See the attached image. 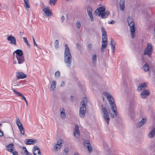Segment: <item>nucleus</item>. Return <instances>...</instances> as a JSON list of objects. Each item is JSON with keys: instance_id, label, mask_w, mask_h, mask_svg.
I'll list each match as a JSON object with an SVG mask.
<instances>
[{"instance_id": "3c124183", "label": "nucleus", "mask_w": 155, "mask_h": 155, "mask_svg": "<svg viewBox=\"0 0 155 155\" xmlns=\"http://www.w3.org/2000/svg\"><path fill=\"white\" fill-rule=\"evenodd\" d=\"M92 60L94 61H97L96 56V55H94L92 58Z\"/></svg>"}, {"instance_id": "37998d69", "label": "nucleus", "mask_w": 155, "mask_h": 155, "mask_svg": "<svg viewBox=\"0 0 155 155\" xmlns=\"http://www.w3.org/2000/svg\"><path fill=\"white\" fill-rule=\"evenodd\" d=\"M57 0H50L49 3L50 4L52 3L54 5L55 4Z\"/></svg>"}, {"instance_id": "2eb2a0df", "label": "nucleus", "mask_w": 155, "mask_h": 155, "mask_svg": "<svg viewBox=\"0 0 155 155\" xmlns=\"http://www.w3.org/2000/svg\"><path fill=\"white\" fill-rule=\"evenodd\" d=\"M149 91L147 90H145L143 91H142L141 94V97L144 98L146 96L149 95L150 94Z\"/></svg>"}, {"instance_id": "a18cd8bd", "label": "nucleus", "mask_w": 155, "mask_h": 155, "mask_svg": "<svg viewBox=\"0 0 155 155\" xmlns=\"http://www.w3.org/2000/svg\"><path fill=\"white\" fill-rule=\"evenodd\" d=\"M13 155H18V153L17 151L15 150V151L14 150H12V152H11Z\"/></svg>"}, {"instance_id": "e2e57ef3", "label": "nucleus", "mask_w": 155, "mask_h": 155, "mask_svg": "<svg viewBox=\"0 0 155 155\" xmlns=\"http://www.w3.org/2000/svg\"><path fill=\"white\" fill-rule=\"evenodd\" d=\"M3 133L2 130H0V137L2 136L3 135Z\"/></svg>"}, {"instance_id": "2f4dec72", "label": "nucleus", "mask_w": 155, "mask_h": 155, "mask_svg": "<svg viewBox=\"0 0 155 155\" xmlns=\"http://www.w3.org/2000/svg\"><path fill=\"white\" fill-rule=\"evenodd\" d=\"M24 1L25 2L24 5L25 8H29L30 7V6L28 0H24Z\"/></svg>"}, {"instance_id": "f8f14e48", "label": "nucleus", "mask_w": 155, "mask_h": 155, "mask_svg": "<svg viewBox=\"0 0 155 155\" xmlns=\"http://www.w3.org/2000/svg\"><path fill=\"white\" fill-rule=\"evenodd\" d=\"M14 149V144L12 143L8 145L6 147V149L9 152H12V150Z\"/></svg>"}, {"instance_id": "de8ad7c7", "label": "nucleus", "mask_w": 155, "mask_h": 155, "mask_svg": "<svg viewBox=\"0 0 155 155\" xmlns=\"http://www.w3.org/2000/svg\"><path fill=\"white\" fill-rule=\"evenodd\" d=\"M60 113L61 114H63V113H64V110L63 108H61L60 109Z\"/></svg>"}, {"instance_id": "6ab92c4d", "label": "nucleus", "mask_w": 155, "mask_h": 155, "mask_svg": "<svg viewBox=\"0 0 155 155\" xmlns=\"http://www.w3.org/2000/svg\"><path fill=\"white\" fill-rule=\"evenodd\" d=\"M43 11L45 12L46 16H49L52 15V13L49 12L48 8H44L43 9Z\"/></svg>"}, {"instance_id": "338daca9", "label": "nucleus", "mask_w": 155, "mask_h": 155, "mask_svg": "<svg viewBox=\"0 0 155 155\" xmlns=\"http://www.w3.org/2000/svg\"><path fill=\"white\" fill-rule=\"evenodd\" d=\"M32 141L33 143H34V144H35L37 142V140H33Z\"/></svg>"}, {"instance_id": "a19ab883", "label": "nucleus", "mask_w": 155, "mask_h": 155, "mask_svg": "<svg viewBox=\"0 0 155 155\" xmlns=\"http://www.w3.org/2000/svg\"><path fill=\"white\" fill-rule=\"evenodd\" d=\"M109 100V102L110 105V104H111L112 103H114L115 104V102H114V99L113 98V99L110 98L109 99H108Z\"/></svg>"}, {"instance_id": "6e6d98bb", "label": "nucleus", "mask_w": 155, "mask_h": 155, "mask_svg": "<svg viewBox=\"0 0 155 155\" xmlns=\"http://www.w3.org/2000/svg\"><path fill=\"white\" fill-rule=\"evenodd\" d=\"M68 151V148L67 147L64 148V152L65 153H67Z\"/></svg>"}, {"instance_id": "f03ea898", "label": "nucleus", "mask_w": 155, "mask_h": 155, "mask_svg": "<svg viewBox=\"0 0 155 155\" xmlns=\"http://www.w3.org/2000/svg\"><path fill=\"white\" fill-rule=\"evenodd\" d=\"M16 54V57L17 58L18 63L19 64L23 63L25 61L23 53L22 50L17 49L15 51Z\"/></svg>"}, {"instance_id": "5701e85b", "label": "nucleus", "mask_w": 155, "mask_h": 155, "mask_svg": "<svg viewBox=\"0 0 155 155\" xmlns=\"http://www.w3.org/2000/svg\"><path fill=\"white\" fill-rule=\"evenodd\" d=\"M76 133L79 136V131L78 126L77 125H75L74 132V136H76Z\"/></svg>"}, {"instance_id": "393cba45", "label": "nucleus", "mask_w": 155, "mask_h": 155, "mask_svg": "<svg viewBox=\"0 0 155 155\" xmlns=\"http://www.w3.org/2000/svg\"><path fill=\"white\" fill-rule=\"evenodd\" d=\"M87 99L86 97H84L83 99L82 102H81L80 104V107H81V105H84V106L86 107V104L87 103Z\"/></svg>"}, {"instance_id": "9d476101", "label": "nucleus", "mask_w": 155, "mask_h": 155, "mask_svg": "<svg viewBox=\"0 0 155 155\" xmlns=\"http://www.w3.org/2000/svg\"><path fill=\"white\" fill-rule=\"evenodd\" d=\"M34 155H41V151L39 148L37 146H35L33 149Z\"/></svg>"}, {"instance_id": "9b49d317", "label": "nucleus", "mask_w": 155, "mask_h": 155, "mask_svg": "<svg viewBox=\"0 0 155 155\" xmlns=\"http://www.w3.org/2000/svg\"><path fill=\"white\" fill-rule=\"evenodd\" d=\"M21 153L23 155H32L31 153H30L27 150L26 148L23 147L21 150Z\"/></svg>"}, {"instance_id": "bf43d9fd", "label": "nucleus", "mask_w": 155, "mask_h": 155, "mask_svg": "<svg viewBox=\"0 0 155 155\" xmlns=\"http://www.w3.org/2000/svg\"><path fill=\"white\" fill-rule=\"evenodd\" d=\"M155 145V144L154 143L152 144L150 146V148L151 149L153 148L154 147Z\"/></svg>"}, {"instance_id": "aec40b11", "label": "nucleus", "mask_w": 155, "mask_h": 155, "mask_svg": "<svg viewBox=\"0 0 155 155\" xmlns=\"http://www.w3.org/2000/svg\"><path fill=\"white\" fill-rule=\"evenodd\" d=\"M127 21L128 23V25L131 26V27L134 25V22L133 21V20L132 18L130 17H129L127 19Z\"/></svg>"}, {"instance_id": "49530a36", "label": "nucleus", "mask_w": 155, "mask_h": 155, "mask_svg": "<svg viewBox=\"0 0 155 155\" xmlns=\"http://www.w3.org/2000/svg\"><path fill=\"white\" fill-rule=\"evenodd\" d=\"M76 25H77V27H78V28L79 29L81 26V24L80 23V21H78L77 23H76Z\"/></svg>"}, {"instance_id": "39448f33", "label": "nucleus", "mask_w": 155, "mask_h": 155, "mask_svg": "<svg viewBox=\"0 0 155 155\" xmlns=\"http://www.w3.org/2000/svg\"><path fill=\"white\" fill-rule=\"evenodd\" d=\"M105 7L101 6L97 9L95 12V13L97 15H98L99 16H101L105 12Z\"/></svg>"}, {"instance_id": "e433bc0d", "label": "nucleus", "mask_w": 155, "mask_h": 155, "mask_svg": "<svg viewBox=\"0 0 155 155\" xmlns=\"http://www.w3.org/2000/svg\"><path fill=\"white\" fill-rule=\"evenodd\" d=\"M57 145L58 144H55L54 147V150L55 151L58 150L61 147V146H58Z\"/></svg>"}, {"instance_id": "c85d7f7f", "label": "nucleus", "mask_w": 155, "mask_h": 155, "mask_svg": "<svg viewBox=\"0 0 155 155\" xmlns=\"http://www.w3.org/2000/svg\"><path fill=\"white\" fill-rule=\"evenodd\" d=\"M15 51L13 52V58L14 61L13 64H16L18 63V61L17 60V58L16 57V55H15Z\"/></svg>"}, {"instance_id": "8fccbe9b", "label": "nucleus", "mask_w": 155, "mask_h": 155, "mask_svg": "<svg viewBox=\"0 0 155 155\" xmlns=\"http://www.w3.org/2000/svg\"><path fill=\"white\" fill-rule=\"evenodd\" d=\"M61 116L62 118H65V117H66V114L65 112L63 113V114H61Z\"/></svg>"}, {"instance_id": "ddd939ff", "label": "nucleus", "mask_w": 155, "mask_h": 155, "mask_svg": "<svg viewBox=\"0 0 155 155\" xmlns=\"http://www.w3.org/2000/svg\"><path fill=\"white\" fill-rule=\"evenodd\" d=\"M147 121L146 118H143L136 125L137 127L140 128Z\"/></svg>"}, {"instance_id": "72a5a7b5", "label": "nucleus", "mask_w": 155, "mask_h": 155, "mask_svg": "<svg viewBox=\"0 0 155 155\" xmlns=\"http://www.w3.org/2000/svg\"><path fill=\"white\" fill-rule=\"evenodd\" d=\"M147 85L145 83H143L142 84H141L138 86V89L139 90H141L143 89Z\"/></svg>"}, {"instance_id": "4be33fe9", "label": "nucleus", "mask_w": 155, "mask_h": 155, "mask_svg": "<svg viewBox=\"0 0 155 155\" xmlns=\"http://www.w3.org/2000/svg\"><path fill=\"white\" fill-rule=\"evenodd\" d=\"M125 0H120V10L123 11L124 8Z\"/></svg>"}, {"instance_id": "13d9d810", "label": "nucleus", "mask_w": 155, "mask_h": 155, "mask_svg": "<svg viewBox=\"0 0 155 155\" xmlns=\"http://www.w3.org/2000/svg\"><path fill=\"white\" fill-rule=\"evenodd\" d=\"M64 85H65L64 81H63L61 83L60 86L64 87Z\"/></svg>"}, {"instance_id": "5fc2aeb1", "label": "nucleus", "mask_w": 155, "mask_h": 155, "mask_svg": "<svg viewBox=\"0 0 155 155\" xmlns=\"http://www.w3.org/2000/svg\"><path fill=\"white\" fill-rule=\"evenodd\" d=\"M87 12L88 15H90L91 14H92V10L87 11Z\"/></svg>"}, {"instance_id": "4c0bfd02", "label": "nucleus", "mask_w": 155, "mask_h": 155, "mask_svg": "<svg viewBox=\"0 0 155 155\" xmlns=\"http://www.w3.org/2000/svg\"><path fill=\"white\" fill-rule=\"evenodd\" d=\"M107 42V36H106V37H103V36H102V42L104 43Z\"/></svg>"}, {"instance_id": "c756f323", "label": "nucleus", "mask_w": 155, "mask_h": 155, "mask_svg": "<svg viewBox=\"0 0 155 155\" xmlns=\"http://www.w3.org/2000/svg\"><path fill=\"white\" fill-rule=\"evenodd\" d=\"M32 140H33L32 139H26L25 140V143L27 145L34 144V143H33Z\"/></svg>"}, {"instance_id": "1a4fd4ad", "label": "nucleus", "mask_w": 155, "mask_h": 155, "mask_svg": "<svg viewBox=\"0 0 155 155\" xmlns=\"http://www.w3.org/2000/svg\"><path fill=\"white\" fill-rule=\"evenodd\" d=\"M84 144L85 146L87 147L89 152L91 153L92 151V147L89 141L88 140H85L84 142Z\"/></svg>"}, {"instance_id": "864d4df0", "label": "nucleus", "mask_w": 155, "mask_h": 155, "mask_svg": "<svg viewBox=\"0 0 155 155\" xmlns=\"http://www.w3.org/2000/svg\"><path fill=\"white\" fill-rule=\"evenodd\" d=\"M32 39H33V41L34 45L35 46H37V44L35 41V39L33 37H32Z\"/></svg>"}, {"instance_id": "cd10ccee", "label": "nucleus", "mask_w": 155, "mask_h": 155, "mask_svg": "<svg viewBox=\"0 0 155 155\" xmlns=\"http://www.w3.org/2000/svg\"><path fill=\"white\" fill-rule=\"evenodd\" d=\"M101 31L102 33V36H103V37H106V36H107V34L105 29L103 27H102L101 28Z\"/></svg>"}, {"instance_id": "7ed1b4c3", "label": "nucleus", "mask_w": 155, "mask_h": 155, "mask_svg": "<svg viewBox=\"0 0 155 155\" xmlns=\"http://www.w3.org/2000/svg\"><path fill=\"white\" fill-rule=\"evenodd\" d=\"M104 105H101V111L104 118L106 121L107 124H108L110 120V118L109 117V114L107 112V109L104 107Z\"/></svg>"}, {"instance_id": "0e129e2a", "label": "nucleus", "mask_w": 155, "mask_h": 155, "mask_svg": "<svg viewBox=\"0 0 155 155\" xmlns=\"http://www.w3.org/2000/svg\"><path fill=\"white\" fill-rule=\"evenodd\" d=\"M92 10L91 8L89 6H88L87 8V11L90 10Z\"/></svg>"}, {"instance_id": "c03bdc74", "label": "nucleus", "mask_w": 155, "mask_h": 155, "mask_svg": "<svg viewBox=\"0 0 155 155\" xmlns=\"http://www.w3.org/2000/svg\"><path fill=\"white\" fill-rule=\"evenodd\" d=\"M107 42H105L104 43L102 42L101 47L106 48L107 46Z\"/></svg>"}, {"instance_id": "423d86ee", "label": "nucleus", "mask_w": 155, "mask_h": 155, "mask_svg": "<svg viewBox=\"0 0 155 155\" xmlns=\"http://www.w3.org/2000/svg\"><path fill=\"white\" fill-rule=\"evenodd\" d=\"M81 107H80L79 110V116L81 117L84 118V117L86 113V107L84 105H81Z\"/></svg>"}, {"instance_id": "dca6fc26", "label": "nucleus", "mask_w": 155, "mask_h": 155, "mask_svg": "<svg viewBox=\"0 0 155 155\" xmlns=\"http://www.w3.org/2000/svg\"><path fill=\"white\" fill-rule=\"evenodd\" d=\"M110 107L112 109V111L114 113V114L115 116H117V113L116 112L117 108L116 107V105L114 104V103H112L110 104Z\"/></svg>"}, {"instance_id": "473e14b6", "label": "nucleus", "mask_w": 155, "mask_h": 155, "mask_svg": "<svg viewBox=\"0 0 155 155\" xmlns=\"http://www.w3.org/2000/svg\"><path fill=\"white\" fill-rule=\"evenodd\" d=\"M109 13L110 12L109 11H107L105 12H104V13L102 15L101 17L102 18H106L108 17Z\"/></svg>"}, {"instance_id": "69168bd1", "label": "nucleus", "mask_w": 155, "mask_h": 155, "mask_svg": "<svg viewBox=\"0 0 155 155\" xmlns=\"http://www.w3.org/2000/svg\"><path fill=\"white\" fill-rule=\"evenodd\" d=\"M61 143H62L61 142H60L59 141H58L57 144H58L57 145H58V146H61Z\"/></svg>"}, {"instance_id": "c9c22d12", "label": "nucleus", "mask_w": 155, "mask_h": 155, "mask_svg": "<svg viewBox=\"0 0 155 155\" xmlns=\"http://www.w3.org/2000/svg\"><path fill=\"white\" fill-rule=\"evenodd\" d=\"M54 46L56 49H57L59 47V41L58 40H56L54 42Z\"/></svg>"}, {"instance_id": "4d7b16f0", "label": "nucleus", "mask_w": 155, "mask_h": 155, "mask_svg": "<svg viewBox=\"0 0 155 155\" xmlns=\"http://www.w3.org/2000/svg\"><path fill=\"white\" fill-rule=\"evenodd\" d=\"M76 45L77 48H79V49L81 48V46L78 43H76Z\"/></svg>"}, {"instance_id": "a211bd4d", "label": "nucleus", "mask_w": 155, "mask_h": 155, "mask_svg": "<svg viewBox=\"0 0 155 155\" xmlns=\"http://www.w3.org/2000/svg\"><path fill=\"white\" fill-rule=\"evenodd\" d=\"M130 30L132 38H134L135 34L134 33L135 31V25L131 27V26L130 25Z\"/></svg>"}, {"instance_id": "f257e3e1", "label": "nucleus", "mask_w": 155, "mask_h": 155, "mask_svg": "<svg viewBox=\"0 0 155 155\" xmlns=\"http://www.w3.org/2000/svg\"><path fill=\"white\" fill-rule=\"evenodd\" d=\"M64 58V62L67 67L68 68L71 67V66L72 57L69 48L67 44L65 45Z\"/></svg>"}, {"instance_id": "680f3d73", "label": "nucleus", "mask_w": 155, "mask_h": 155, "mask_svg": "<svg viewBox=\"0 0 155 155\" xmlns=\"http://www.w3.org/2000/svg\"><path fill=\"white\" fill-rule=\"evenodd\" d=\"M105 49V48L101 47V51L102 52H104Z\"/></svg>"}, {"instance_id": "f3484780", "label": "nucleus", "mask_w": 155, "mask_h": 155, "mask_svg": "<svg viewBox=\"0 0 155 155\" xmlns=\"http://www.w3.org/2000/svg\"><path fill=\"white\" fill-rule=\"evenodd\" d=\"M110 45L112 49V52L114 53L115 51V42L114 40L112 38H111Z\"/></svg>"}, {"instance_id": "79ce46f5", "label": "nucleus", "mask_w": 155, "mask_h": 155, "mask_svg": "<svg viewBox=\"0 0 155 155\" xmlns=\"http://www.w3.org/2000/svg\"><path fill=\"white\" fill-rule=\"evenodd\" d=\"M60 75V72L59 71H57L55 73V76L56 77H59Z\"/></svg>"}, {"instance_id": "ea45409f", "label": "nucleus", "mask_w": 155, "mask_h": 155, "mask_svg": "<svg viewBox=\"0 0 155 155\" xmlns=\"http://www.w3.org/2000/svg\"><path fill=\"white\" fill-rule=\"evenodd\" d=\"M23 39L24 41L25 42V43H26V44H27V45L29 47V48H30V44H29V43H28V41H27L26 38L25 37H23Z\"/></svg>"}, {"instance_id": "774afa93", "label": "nucleus", "mask_w": 155, "mask_h": 155, "mask_svg": "<svg viewBox=\"0 0 155 155\" xmlns=\"http://www.w3.org/2000/svg\"><path fill=\"white\" fill-rule=\"evenodd\" d=\"M115 23V21H110V24H114Z\"/></svg>"}, {"instance_id": "f704fd0d", "label": "nucleus", "mask_w": 155, "mask_h": 155, "mask_svg": "<svg viewBox=\"0 0 155 155\" xmlns=\"http://www.w3.org/2000/svg\"><path fill=\"white\" fill-rule=\"evenodd\" d=\"M20 127L19 128V130L21 134L24 135L25 133V130L23 128V126H20Z\"/></svg>"}, {"instance_id": "20e7f679", "label": "nucleus", "mask_w": 155, "mask_h": 155, "mask_svg": "<svg viewBox=\"0 0 155 155\" xmlns=\"http://www.w3.org/2000/svg\"><path fill=\"white\" fill-rule=\"evenodd\" d=\"M152 45L151 44H149L147 45V47L145 50L144 54L145 55L148 54V56L150 57L152 51Z\"/></svg>"}, {"instance_id": "0eeeda50", "label": "nucleus", "mask_w": 155, "mask_h": 155, "mask_svg": "<svg viewBox=\"0 0 155 155\" xmlns=\"http://www.w3.org/2000/svg\"><path fill=\"white\" fill-rule=\"evenodd\" d=\"M16 77L17 79L20 78H24L27 76L26 75L21 72H17L16 73Z\"/></svg>"}, {"instance_id": "b1692460", "label": "nucleus", "mask_w": 155, "mask_h": 155, "mask_svg": "<svg viewBox=\"0 0 155 155\" xmlns=\"http://www.w3.org/2000/svg\"><path fill=\"white\" fill-rule=\"evenodd\" d=\"M143 68L145 71L148 72H150V71L149 66L148 64L147 63H146L143 65Z\"/></svg>"}, {"instance_id": "bb28decb", "label": "nucleus", "mask_w": 155, "mask_h": 155, "mask_svg": "<svg viewBox=\"0 0 155 155\" xmlns=\"http://www.w3.org/2000/svg\"><path fill=\"white\" fill-rule=\"evenodd\" d=\"M56 85V82L55 81H53L51 86V89L54 91L55 89Z\"/></svg>"}, {"instance_id": "58836bf2", "label": "nucleus", "mask_w": 155, "mask_h": 155, "mask_svg": "<svg viewBox=\"0 0 155 155\" xmlns=\"http://www.w3.org/2000/svg\"><path fill=\"white\" fill-rule=\"evenodd\" d=\"M129 115L130 116H132L133 114V109L130 108L128 111Z\"/></svg>"}, {"instance_id": "a878e982", "label": "nucleus", "mask_w": 155, "mask_h": 155, "mask_svg": "<svg viewBox=\"0 0 155 155\" xmlns=\"http://www.w3.org/2000/svg\"><path fill=\"white\" fill-rule=\"evenodd\" d=\"M103 94L107 97L108 99H109L110 98L113 99V97L108 93L106 92H104Z\"/></svg>"}, {"instance_id": "603ef678", "label": "nucleus", "mask_w": 155, "mask_h": 155, "mask_svg": "<svg viewBox=\"0 0 155 155\" xmlns=\"http://www.w3.org/2000/svg\"><path fill=\"white\" fill-rule=\"evenodd\" d=\"M92 47V44H89L87 46V48L91 50V48Z\"/></svg>"}, {"instance_id": "6e6552de", "label": "nucleus", "mask_w": 155, "mask_h": 155, "mask_svg": "<svg viewBox=\"0 0 155 155\" xmlns=\"http://www.w3.org/2000/svg\"><path fill=\"white\" fill-rule=\"evenodd\" d=\"M13 91L15 93V94L17 95L18 96H20L21 97L24 99V100L25 101V102L26 103V104L27 106H28V103L27 100H26L25 97L24 96H23V95H22L21 93H20L16 91L15 89L12 88V89Z\"/></svg>"}, {"instance_id": "09e8293b", "label": "nucleus", "mask_w": 155, "mask_h": 155, "mask_svg": "<svg viewBox=\"0 0 155 155\" xmlns=\"http://www.w3.org/2000/svg\"><path fill=\"white\" fill-rule=\"evenodd\" d=\"M88 15L89 16L90 19H91V21H93L94 20L92 14H91L90 15Z\"/></svg>"}, {"instance_id": "412c9836", "label": "nucleus", "mask_w": 155, "mask_h": 155, "mask_svg": "<svg viewBox=\"0 0 155 155\" xmlns=\"http://www.w3.org/2000/svg\"><path fill=\"white\" fill-rule=\"evenodd\" d=\"M155 134V128H153L150 132L148 134V137L151 139L154 137Z\"/></svg>"}, {"instance_id": "052dcab7", "label": "nucleus", "mask_w": 155, "mask_h": 155, "mask_svg": "<svg viewBox=\"0 0 155 155\" xmlns=\"http://www.w3.org/2000/svg\"><path fill=\"white\" fill-rule=\"evenodd\" d=\"M64 19V16H62L61 17V21L62 22H63Z\"/></svg>"}, {"instance_id": "4468645a", "label": "nucleus", "mask_w": 155, "mask_h": 155, "mask_svg": "<svg viewBox=\"0 0 155 155\" xmlns=\"http://www.w3.org/2000/svg\"><path fill=\"white\" fill-rule=\"evenodd\" d=\"M7 40L8 41H10V43L13 44L14 45H16V40L14 37L11 35L9 36L7 38Z\"/></svg>"}, {"instance_id": "7c9ffc66", "label": "nucleus", "mask_w": 155, "mask_h": 155, "mask_svg": "<svg viewBox=\"0 0 155 155\" xmlns=\"http://www.w3.org/2000/svg\"><path fill=\"white\" fill-rule=\"evenodd\" d=\"M16 123L18 127V128L20 127V126H22V124L20 120L19 119L18 117H17L16 118Z\"/></svg>"}]
</instances>
